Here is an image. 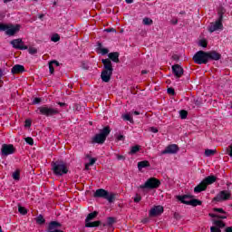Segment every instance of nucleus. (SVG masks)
<instances>
[{
  "label": "nucleus",
  "mask_w": 232,
  "mask_h": 232,
  "mask_svg": "<svg viewBox=\"0 0 232 232\" xmlns=\"http://www.w3.org/2000/svg\"><path fill=\"white\" fill-rule=\"evenodd\" d=\"M119 52L110 53L108 54L109 58L102 60L103 70L101 73V79L102 82H110V81H111V75H113V63H111V61L112 63H121V60H119Z\"/></svg>",
  "instance_id": "obj_1"
},
{
  "label": "nucleus",
  "mask_w": 232,
  "mask_h": 232,
  "mask_svg": "<svg viewBox=\"0 0 232 232\" xmlns=\"http://www.w3.org/2000/svg\"><path fill=\"white\" fill-rule=\"evenodd\" d=\"M52 171L56 177H63L68 173V166L63 160L51 162Z\"/></svg>",
  "instance_id": "obj_2"
},
{
  "label": "nucleus",
  "mask_w": 232,
  "mask_h": 232,
  "mask_svg": "<svg viewBox=\"0 0 232 232\" xmlns=\"http://www.w3.org/2000/svg\"><path fill=\"white\" fill-rule=\"evenodd\" d=\"M110 133H111V129L110 128V126H105L102 130H100V133L96 134L92 138V144H104Z\"/></svg>",
  "instance_id": "obj_3"
},
{
  "label": "nucleus",
  "mask_w": 232,
  "mask_h": 232,
  "mask_svg": "<svg viewBox=\"0 0 232 232\" xmlns=\"http://www.w3.org/2000/svg\"><path fill=\"white\" fill-rule=\"evenodd\" d=\"M0 30L2 32H5V34L9 37H14V35H15V34L19 33V30H21V24H16L14 25L12 24H0Z\"/></svg>",
  "instance_id": "obj_4"
},
{
  "label": "nucleus",
  "mask_w": 232,
  "mask_h": 232,
  "mask_svg": "<svg viewBox=\"0 0 232 232\" xmlns=\"http://www.w3.org/2000/svg\"><path fill=\"white\" fill-rule=\"evenodd\" d=\"M37 111H39L40 115H44V117H53L61 113L59 109L48 105L38 107Z\"/></svg>",
  "instance_id": "obj_5"
},
{
  "label": "nucleus",
  "mask_w": 232,
  "mask_h": 232,
  "mask_svg": "<svg viewBox=\"0 0 232 232\" xmlns=\"http://www.w3.org/2000/svg\"><path fill=\"white\" fill-rule=\"evenodd\" d=\"M94 197L96 198H105V200H108L111 204V202H115V197H117V194L112 192H108L106 189L99 188L95 191Z\"/></svg>",
  "instance_id": "obj_6"
},
{
  "label": "nucleus",
  "mask_w": 232,
  "mask_h": 232,
  "mask_svg": "<svg viewBox=\"0 0 232 232\" xmlns=\"http://www.w3.org/2000/svg\"><path fill=\"white\" fill-rule=\"evenodd\" d=\"M158 188H160V179L157 178H150L139 187L140 189H158Z\"/></svg>",
  "instance_id": "obj_7"
},
{
  "label": "nucleus",
  "mask_w": 232,
  "mask_h": 232,
  "mask_svg": "<svg viewBox=\"0 0 232 232\" xmlns=\"http://www.w3.org/2000/svg\"><path fill=\"white\" fill-rule=\"evenodd\" d=\"M224 21V14L218 13V18L216 20V22L211 23L209 26L208 27V30L210 34H213V32H217V30H224V24L222 22Z\"/></svg>",
  "instance_id": "obj_8"
},
{
  "label": "nucleus",
  "mask_w": 232,
  "mask_h": 232,
  "mask_svg": "<svg viewBox=\"0 0 232 232\" xmlns=\"http://www.w3.org/2000/svg\"><path fill=\"white\" fill-rule=\"evenodd\" d=\"M193 61L196 64H208L209 63L207 52L198 51L194 56Z\"/></svg>",
  "instance_id": "obj_9"
},
{
  "label": "nucleus",
  "mask_w": 232,
  "mask_h": 232,
  "mask_svg": "<svg viewBox=\"0 0 232 232\" xmlns=\"http://www.w3.org/2000/svg\"><path fill=\"white\" fill-rule=\"evenodd\" d=\"M16 150L14 144H3L1 149L2 157H8V155H14Z\"/></svg>",
  "instance_id": "obj_10"
},
{
  "label": "nucleus",
  "mask_w": 232,
  "mask_h": 232,
  "mask_svg": "<svg viewBox=\"0 0 232 232\" xmlns=\"http://www.w3.org/2000/svg\"><path fill=\"white\" fill-rule=\"evenodd\" d=\"M231 198V192L227 190H222L214 198V202H222V200H229Z\"/></svg>",
  "instance_id": "obj_11"
},
{
  "label": "nucleus",
  "mask_w": 232,
  "mask_h": 232,
  "mask_svg": "<svg viewBox=\"0 0 232 232\" xmlns=\"http://www.w3.org/2000/svg\"><path fill=\"white\" fill-rule=\"evenodd\" d=\"M179 145L170 144L165 148L164 150L161 151V155H175V153H179Z\"/></svg>",
  "instance_id": "obj_12"
},
{
  "label": "nucleus",
  "mask_w": 232,
  "mask_h": 232,
  "mask_svg": "<svg viewBox=\"0 0 232 232\" xmlns=\"http://www.w3.org/2000/svg\"><path fill=\"white\" fill-rule=\"evenodd\" d=\"M10 44H12L13 48H15V50H28V45H24V42H23L21 38L11 41Z\"/></svg>",
  "instance_id": "obj_13"
},
{
  "label": "nucleus",
  "mask_w": 232,
  "mask_h": 232,
  "mask_svg": "<svg viewBox=\"0 0 232 232\" xmlns=\"http://www.w3.org/2000/svg\"><path fill=\"white\" fill-rule=\"evenodd\" d=\"M164 213V207L158 205L154 206L150 210V217H159V215H162Z\"/></svg>",
  "instance_id": "obj_14"
},
{
  "label": "nucleus",
  "mask_w": 232,
  "mask_h": 232,
  "mask_svg": "<svg viewBox=\"0 0 232 232\" xmlns=\"http://www.w3.org/2000/svg\"><path fill=\"white\" fill-rule=\"evenodd\" d=\"M172 73L177 79H180L184 75V69L179 64L172 65Z\"/></svg>",
  "instance_id": "obj_15"
},
{
  "label": "nucleus",
  "mask_w": 232,
  "mask_h": 232,
  "mask_svg": "<svg viewBox=\"0 0 232 232\" xmlns=\"http://www.w3.org/2000/svg\"><path fill=\"white\" fill-rule=\"evenodd\" d=\"M208 61H220L222 59V54L217 51L208 52Z\"/></svg>",
  "instance_id": "obj_16"
},
{
  "label": "nucleus",
  "mask_w": 232,
  "mask_h": 232,
  "mask_svg": "<svg viewBox=\"0 0 232 232\" xmlns=\"http://www.w3.org/2000/svg\"><path fill=\"white\" fill-rule=\"evenodd\" d=\"M11 72L14 75H19L24 72V66L21 64H16L13 66Z\"/></svg>",
  "instance_id": "obj_17"
},
{
  "label": "nucleus",
  "mask_w": 232,
  "mask_h": 232,
  "mask_svg": "<svg viewBox=\"0 0 232 232\" xmlns=\"http://www.w3.org/2000/svg\"><path fill=\"white\" fill-rule=\"evenodd\" d=\"M208 189V185L202 180L198 186L194 188V193H202Z\"/></svg>",
  "instance_id": "obj_18"
},
{
  "label": "nucleus",
  "mask_w": 232,
  "mask_h": 232,
  "mask_svg": "<svg viewBox=\"0 0 232 232\" xmlns=\"http://www.w3.org/2000/svg\"><path fill=\"white\" fill-rule=\"evenodd\" d=\"M203 182H205L206 186H209V184H214V182H217V177L211 175L208 176L203 179Z\"/></svg>",
  "instance_id": "obj_19"
},
{
  "label": "nucleus",
  "mask_w": 232,
  "mask_h": 232,
  "mask_svg": "<svg viewBox=\"0 0 232 232\" xmlns=\"http://www.w3.org/2000/svg\"><path fill=\"white\" fill-rule=\"evenodd\" d=\"M187 206H193L194 208H197V206H202V202L198 199L193 198L189 201H185Z\"/></svg>",
  "instance_id": "obj_20"
},
{
  "label": "nucleus",
  "mask_w": 232,
  "mask_h": 232,
  "mask_svg": "<svg viewBox=\"0 0 232 232\" xmlns=\"http://www.w3.org/2000/svg\"><path fill=\"white\" fill-rule=\"evenodd\" d=\"M53 66H59V63L56 60L49 62V72L51 74H53L55 72Z\"/></svg>",
  "instance_id": "obj_21"
},
{
  "label": "nucleus",
  "mask_w": 232,
  "mask_h": 232,
  "mask_svg": "<svg viewBox=\"0 0 232 232\" xmlns=\"http://www.w3.org/2000/svg\"><path fill=\"white\" fill-rule=\"evenodd\" d=\"M213 224H214L215 227H218L219 229L226 227V223L220 219H218V220L214 219Z\"/></svg>",
  "instance_id": "obj_22"
},
{
  "label": "nucleus",
  "mask_w": 232,
  "mask_h": 232,
  "mask_svg": "<svg viewBox=\"0 0 232 232\" xmlns=\"http://www.w3.org/2000/svg\"><path fill=\"white\" fill-rule=\"evenodd\" d=\"M98 215H99V212H97V211H93L92 213H89L87 218H85V223L90 222V221L93 220L94 218H97Z\"/></svg>",
  "instance_id": "obj_23"
},
{
  "label": "nucleus",
  "mask_w": 232,
  "mask_h": 232,
  "mask_svg": "<svg viewBox=\"0 0 232 232\" xmlns=\"http://www.w3.org/2000/svg\"><path fill=\"white\" fill-rule=\"evenodd\" d=\"M99 226H101V221L99 220L93 222L88 221L85 223V227H99Z\"/></svg>",
  "instance_id": "obj_24"
},
{
  "label": "nucleus",
  "mask_w": 232,
  "mask_h": 232,
  "mask_svg": "<svg viewBox=\"0 0 232 232\" xmlns=\"http://www.w3.org/2000/svg\"><path fill=\"white\" fill-rule=\"evenodd\" d=\"M150 161L148 160H143V161H140L138 162V169H142L144 168H150Z\"/></svg>",
  "instance_id": "obj_25"
},
{
  "label": "nucleus",
  "mask_w": 232,
  "mask_h": 232,
  "mask_svg": "<svg viewBox=\"0 0 232 232\" xmlns=\"http://www.w3.org/2000/svg\"><path fill=\"white\" fill-rule=\"evenodd\" d=\"M191 198H193V196L185 195L179 197V199L180 200V202H182V204H186V202H189V200H192Z\"/></svg>",
  "instance_id": "obj_26"
},
{
  "label": "nucleus",
  "mask_w": 232,
  "mask_h": 232,
  "mask_svg": "<svg viewBox=\"0 0 232 232\" xmlns=\"http://www.w3.org/2000/svg\"><path fill=\"white\" fill-rule=\"evenodd\" d=\"M98 52H101V53L102 55H106V53H109L110 50L106 49V48H102V44L99 43L98 44V48H97Z\"/></svg>",
  "instance_id": "obj_27"
},
{
  "label": "nucleus",
  "mask_w": 232,
  "mask_h": 232,
  "mask_svg": "<svg viewBox=\"0 0 232 232\" xmlns=\"http://www.w3.org/2000/svg\"><path fill=\"white\" fill-rule=\"evenodd\" d=\"M208 217H211V218H219L220 220H224L227 218V216L226 215H218V214H213V213H209Z\"/></svg>",
  "instance_id": "obj_28"
},
{
  "label": "nucleus",
  "mask_w": 232,
  "mask_h": 232,
  "mask_svg": "<svg viewBox=\"0 0 232 232\" xmlns=\"http://www.w3.org/2000/svg\"><path fill=\"white\" fill-rule=\"evenodd\" d=\"M140 151V147L139 145H135L130 148V155H135V153H139Z\"/></svg>",
  "instance_id": "obj_29"
},
{
  "label": "nucleus",
  "mask_w": 232,
  "mask_h": 232,
  "mask_svg": "<svg viewBox=\"0 0 232 232\" xmlns=\"http://www.w3.org/2000/svg\"><path fill=\"white\" fill-rule=\"evenodd\" d=\"M216 153H217V150H210V149L205 150L206 157H213Z\"/></svg>",
  "instance_id": "obj_30"
},
{
  "label": "nucleus",
  "mask_w": 232,
  "mask_h": 232,
  "mask_svg": "<svg viewBox=\"0 0 232 232\" xmlns=\"http://www.w3.org/2000/svg\"><path fill=\"white\" fill-rule=\"evenodd\" d=\"M142 23L146 26H150V25L153 24V20L151 18H150V17H145V18H143Z\"/></svg>",
  "instance_id": "obj_31"
},
{
  "label": "nucleus",
  "mask_w": 232,
  "mask_h": 232,
  "mask_svg": "<svg viewBox=\"0 0 232 232\" xmlns=\"http://www.w3.org/2000/svg\"><path fill=\"white\" fill-rule=\"evenodd\" d=\"M13 179L14 180H19V179H21V171H19V169L15 170L14 173H13Z\"/></svg>",
  "instance_id": "obj_32"
},
{
  "label": "nucleus",
  "mask_w": 232,
  "mask_h": 232,
  "mask_svg": "<svg viewBox=\"0 0 232 232\" xmlns=\"http://www.w3.org/2000/svg\"><path fill=\"white\" fill-rule=\"evenodd\" d=\"M51 41H53V43H58V41H61V36H59L58 34H55L52 36Z\"/></svg>",
  "instance_id": "obj_33"
},
{
  "label": "nucleus",
  "mask_w": 232,
  "mask_h": 232,
  "mask_svg": "<svg viewBox=\"0 0 232 232\" xmlns=\"http://www.w3.org/2000/svg\"><path fill=\"white\" fill-rule=\"evenodd\" d=\"M180 119H187L188 118V111L181 110L179 111Z\"/></svg>",
  "instance_id": "obj_34"
},
{
  "label": "nucleus",
  "mask_w": 232,
  "mask_h": 232,
  "mask_svg": "<svg viewBox=\"0 0 232 232\" xmlns=\"http://www.w3.org/2000/svg\"><path fill=\"white\" fill-rule=\"evenodd\" d=\"M18 211L21 213V215H26L28 213V210H26V208L24 207H18Z\"/></svg>",
  "instance_id": "obj_35"
},
{
  "label": "nucleus",
  "mask_w": 232,
  "mask_h": 232,
  "mask_svg": "<svg viewBox=\"0 0 232 232\" xmlns=\"http://www.w3.org/2000/svg\"><path fill=\"white\" fill-rule=\"evenodd\" d=\"M36 222L37 224H44V222H46V220L44 219V218L40 215L39 217L36 218Z\"/></svg>",
  "instance_id": "obj_36"
},
{
  "label": "nucleus",
  "mask_w": 232,
  "mask_h": 232,
  "mask_svg": "<svg viewBox=\"0 0 232 232\" xmlns=\"http://www.w3.org/2000/svg\"><path fill=\"white\" fill-rule=\"evenodd\" d=\"M213 211H215L216 213H221L222 215H227V212H226L223 208H214Z\"/></svg>",
  "instance_id": "obj_37"
},
{
  "label": "nucleus",
  "mask_w": 232,
  "mask_h": 232,
  "mask_svg": "<svg viewBox=\"0 0 232 232\" xmlns=\"http://www.w3.org/2000/svg\"><path fill=\"white\" fill-rule=\"evenodd\" d=\"M27 50L31 55H35V53H37V49L34 47H29Z\"/></svg>",
  "instance_id": "obj_38"
},
{
  "label": "nucleus",
  "mask_w": 232,
  "mask_h": 232,
  "mask_svg": "<svg viewBox=\"0 0 232 232\" xmlns=\"http://www.w3.org/2000/svg\"><path fill=\"white\" fill-rule=\"evenodd\" d=\"M25 142L29 144V146H34V139L32 137L25 138Z\"/></svg>",
  "instance_id": "obj_39"
},
{
  "label": "nucleus",
  "mask_w": 232,
  "mask_h": 232,
  "mask_svg": "<svg viewBox=\"0 0 232 232\" xmlns=\"http://www.w3.org/2000/svg\"><path fill=\"white\" fill-rule=\"evenodd\" d=\"M142 200V197L140 194H136L135 198H134V202L136 204H139V202H140Z\"/></svg>",
  "instance_id": "obj_40"
},
{
  "label": "nucleus",
  "mask_w": 232,
  "mask_h": 232,
  "mask_svg": "<svg viewBox=\"0 0 232 232\" xmlns=\"http://www.w3.org/2000/svg\"><path fill=\"white\" fill-rule=\"evenodd\" d=\"M123 119H124L125 121H129V122H133V118H131V116H130V114H125V115L123 116Z\"/></svg>",
  "instance_id": "obj_41"
},
{
  "label": "nucleus",
  "mask_w": 232,
  "mask_h": 232,
  "mask_svg": "<svg viewBox=\"0 0 232 232\" xmlns=\"http://www.w3.org/2000/svg\"><path fill=\"white\" fill-rule=\"evenodd\" d=\"M199 45L202 46V48H208V41L206 40H201L199 42Z\"/></svg>",
  "instance_id": "obj_42"
},
{
  "label": "nucleus",
  "mask_w": 232,
  "mask_h": 232,
  "mask_svg": "<svg viewBox=\"0 0 232 232\" xmlns=\"http://www.w3.org/2000/svg\"><path fill=\"white\" fill-rule=\"evenodd\" d=\"M227 155H229V157H232V143L227 149Z\"/></svg>",
  "instance_id": "obj_43"
},
{
  "label": "nucleus",
  "mask_w": 232,
  "mask_h": 232,
  "mask_svg": "<svg viewBox=\"0 0 232 232\" xmlns=\"http://www.w3.org/2000/svg\"><path fill=\"white\" fill-rule=\"evenodd\" d=\"M210 232H222V230H220V228H218V227H211Z\"/></svg>",
  "instance_id": "obj_44"
},
{
  "label": "nucleus",
  "mask_w": 232,
  "mask_h": 232,
  "mask_svg": "<svg viewBox=\"0 0 232 232\" xmlns=\"http://www.w3.org/2000/svg\"><path fill=\"white\" fill-rule=\"evenodd\" d=\"M112 224H115V218H108V225L112 226Z\"/></svg>",
  "instance_id": "obj_45"
},
{
  "label": "nucleus",
  "mask_w": 232,
  "mask_h": 232,
  "mask_svg": "<svg viewBox=\"0 0 232 232\" xmlns=\"http://www.w3.org/2000/svg\"><path fill=\"white\" fill-rule=\"evenodd\" d=\"M167 92L169 93V95H175V89L170 87L167 90Z\"/></svg>",
  "instance_id": "obj_46"
},
{
  "label": "nucleus",
  "mask_w": 232,
  "mask_h": 232,
  "mask_svg": "<svg viewBox=\"0 0 232 232\" xmlns=\"http://www.w3.org/2000/svg\"><path fill=\"white\" fill-rule=\"evenodd\" d=\"M95 162H97V159L92 158V159L90 160V162L87 163V164H88V166H93V164H95Z\"/></svg>",
  "instance_id": "obj_47"
},
{
  "label": "nucleus",
  "mask_w": 232,
  "mask_h": 232,
  "mask_svg": "<svg viewBox=\"0 0 232 232\" xmlns=\"http://www.w3.org/2000/svg\"><path fill=\"white\" fill-rule=\"evenodd\" d=\"M116 159L118 160H124L126 158L121 154H116Z\"/></svg>",
  "instance_id": "obj_48"
},
{
  "label": "nucleus",
  "mask_w": 232,
  "mask_h": 232,
  "mask_svg": "<svg viewBox=\"0 0 232 232\" xmlns=\"http://www.w3.org/2000/svg\"><path fill=\"white\" fill-rule=\"evenodd\" d=\"M30 126H32V121L25 120V128H30Z\"/></svg>",
  "instance_id": "obj_49"
},
{
  "label": "nucleus",
  "mask_w": 232,
  "mask_h": 232,
  "mask_svg": "<svg viewBox=\"0 0 232 232\" xmlns=\"http://www.w3.org/2000/svg\"><path fill=\"white\" fill-rule=\"evenodd\" d=\"M41 102V98H34L33 104H39Z\"/></svg>",
  "instance_id": "obj_50"
},
{
  "label": "nucleus",
  "mask_w": 232,
  "mask_h": 232,
  "mask_svg": "<svg viewBox=\"0 0 232 232\" xmlns=\"http://www.w3.org/2000/svg\"><path fill=\"white\" fill-rule=\"evenodd\" d=\"M116 140H124V135L120 134L116 137Z\"/></svg>",
  "instance_id": "obj_51"
},
{
  "label": "nucleus",
  "mask_w": 232,
  "mask_h": 232,
  "mask_svg": "<svg viewBox=\"0 0 232 232\" xmlns=\"http://www.w3.org/2000/svg\"><path fill=\"white\" fill-rule=\"evenodd\" d=\"M150 131H152V133H159V129L155 127H151Z\"/></svg>",
  "instance_id": "obj_52"
},
{
  "label": "nucleus",
  "mask_w": 232,
  "mask_h": 232,
  "mask_svg": "<svg viewBox=\"0 0 232 232\" xmlns=\"http://www.w3.org/2000/svg\"><path fill=\"white\" fill-rule=\"evenodd\" d=\"M74 110H75L76 111H81V105H79V104H74Z\"/></svg>",
  "instance_id": "obj_53"
},
{
  "label": "nucleus",
  "mask_w": 232,
  "mask_h": 232,
  "mask_svg": "<svg viewBox=\"0 0 232 232\" xmlns=\"http://www.w3.org/2000/svg\"><path fill=\"white\" fill-rule=\"evenodd\" d=\"M171 24H179V19H177V18L172 19Z\"/></svg>",
  "instance_id": "obj_54"
},
{
  "label": "nucleus",
  "mask_w": 232,
  "mask_h": 232,
  "mask_svg": "<svg viewBox=\"0 0 232 232\" xmlns=\"http://www.w3.org/2000/svg\"><path fill=\"white\" fill-rule=\"evenodd\" d=\"M58 104L61 106V108H64V106H67L66 103L59 102Z\"/></svg>",
  "instance_id": "obj_55"
},
{
  "label": "nucleus",
  "mask_w": 232,
  "mask_h": 232,
  "mask_svg": "<svg viewBox=\"0 0 232 232\" xmlns=\"http://www.w3.org/2000/svg\"><path fill=\"white\" fill-rule=\"evenodd\" d=\"M225 232H232V227H228L225 229Z\"/></svg>",
  "instance_id": "obj_56"
},
{
  "label": "nucleus",
  "mask_w": 232,
  "mask_h": 232,
  "mask_svg": "<svg viewBox=\"0 0 232 232\" xmlns=\"http://www.w3.org/2000/svg\"><path fill=\"white\" fill-rule=\"evenodd\" d=\"M106 32H115V29H113V28H108V29H106Z\"/></svg>",
  "instance_id": "obj_57"
},
{
  "label": "nucleus",
  "mask_w": 232,
  "mask_h": 232,
  "mask_svg": "<svg viewBox=\"0 0 232 232\" xmlns=\"http://www.w3.org/2000/svg\"><path fill=\"white\" fill-rule=\"evenodd\" d=\"M146 73H148V71H147V70H142V71H141V75H146Z\"/></svg>",
  "instance_id": "obj_58"
},
{
  "label": "nucleus",
  "mask_w": 232,
  "mask_h": 232,
  "mask_svg": "<svg viewBox=\"0 0 232 232\" xmlns=\"http://www.w3.org/2000/svg\"><path fill=\"white\" fill-rule=\"evenodd\" d=\"M125 2L127 3V5H131V3H133V0H125Z\"/></svg>",
  "instance_id": "obj_59"
},
{
  "label": "nucleus",
  "mask_w": 232,
  "mask_h": 232,
  "mask_svg": "<svg viewBox=\"0 0 232 232\" xmlns=\"http://www.w3.org/2000/svg\"><path fill=\"white\" fill-rule=\"evenodd\" d=\"M90 166L91 165H88V163L85 164V169L88 171V169H90Z\"/></svg>",
  "instance_id": "obj_60"
},
{
  "label": "nucleus",
  "mask_w": 232,
  "mask_h": 232,
  "mask_svg": "<svg viewBox=\"0 0 232 232\" xmlns=\"http://www.w3.org/2000/svg\"><path fill=\"white\" fill-rule=\"evenodd\" d=\"M133 113H134L135 115H140V112H139V111H134Z\"/></svg>",
  "instance_id": "obj_61"
},
{
  "label": "nucleus",
  "mask_w": 232,
  "mask_h": 232,
  "mask_svg": "<svg viewBox=\"0 0 232 232\" xmlns=\"http://www.w3.org/2000/svg\"><path fill=\"white\" fill-rule=\"evenodd\" d=\"M3 87V80H0V88Z\"/></svg>",
  "instance_id": "obj_62"
},
{
  "label": "nucleus",
  "mask_w": 232,
  "mask_h": 232,
  "mask_svg": "<svg viewBox=\"0 0 232 232\" xmlns=\"http://www.w3.org/2000/svg\"><path fill=\"white\" fill-rule=\"evenodd\" d=\"M0 232H3V228L0 227Z\"/></svg>",
  "instance_id": "obj_63"
},
{
  "label": "nucleus",
  "mask_w": 232,
  "mask_h": 232,
  "mask_svg": "<svg viewBox=\"0 0 232 232\" xmlns=\"http://www.w3.org/2000/svg\"><path fill=\"white\" fill-rule=\"evenodd\" d=\"M43 17H44V15L42 14V15H40V19H43Z\"/></svg>",
  "instance_id": "obj_64"
}]
</instances>
